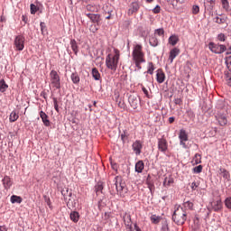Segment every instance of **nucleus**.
I'll use <instances>...</instances> for the list:
<instances>
[{"instance_id":"f257e3e1","label":"nucleus","mask_w":231,"mask_h":231,"mask_svg":"<svg viewBox=\"0 0 231 231\" xmlns=\"http://www.w3.org/2000/svg\"><path fill=\"white\" fill-rule=\"evenodd\" d=\"M132 57L136 68H138V69H142V64L145 62V53L143 52V47L140 44L134 45Z\"/></svg>"},{"instance_id":"f03ea898","label":"nucleus","mask_w":231,"mask_h":231,"mask_svg":"<svg viewBox=\"0 0 231 231\" xmlns=\"http://www.w3.org/2000/svg\"><path fill=\"white\" fill-rule=\"evenodd\" d=\"M120 60V51L114 49L113 52L108 54L106 58V66L112 71H116L118 68V61Z\"/></svg>"},{"instance_id":"7ed1b4c3","label":"nucleus","mask_w":231,"mask_h":231,"mask_svg":"<svg viewBox=\"0 0 231 231\" xmlns=\"http://www.w3.org/2000/svg\"><path fill=\"white\" fill-rule=\"evenodd\" d=\"M172 219L176 225H185L187 221V211L181 207L177 208L173 213Z\"/></svg>"},{"instance_id":"20e7f679","label":"nucleus","mask_w":231,"mask_h":231,"mask_svg":"<svg viewBox=\"0 0 231 231\" xmlns=\"http://www.w3.org/2000/svg\"><path fill=\"white\" fill-rule=\"evenodd\" d=\"M114 181L117 193L121 198H125V194H127V188L125 187V182L122 181L121 176H116Z\"/></svg>"},{"instance_id":"39448f33","label":"nucleus","mask_w":231,"mask_h":231,"mask_svg":"<svg viewBox=\"0 0 231 231\" xmlns=\"http://www.w3.org/2000/svg\"><path fill=\"white\" fill-rule=\"evenodd\" d=\"M217 109H219L220 112L217 114V120L220 124V125H226L227 120H226V115L221 113V111H226V108L225 107V102L223 101H218L217 105Z\"/></svg>"},{"instance_id":"423d86ee","label":"nucleus","mask_w":231,"mask_h":231,"mask_svg":"<svg viewBox=\"0 0 231 231\" xmlns=\"http://www.w3.org/2000/svg\"><path fill=\"white\" fill-rule=\"evenodd\" d=\"M208 48L212 53H217V55H220L221 53H225L226 51V46L223 44H216L214 42L208 43Z\"/></svg>"},{"instance_id":"0eeeda50","label":"nucleus","mask_w":231,"mask_h":231,"mask_svg":"<svg viewBox=\"0 0 231 231\" xmlns=\"http://www.w3.org/2000/svg\"><path fill=\"white\" fill-rule=\"evenodd\" d=\"M179 140H180V145L183 147V149H189V146L187 144V142H189V134H187V131L184 129H181L179 133Z\"/></svg>"},{"instance_id":"6e6552de","label":"nucleus","mask_w":231,"mask_h":231,"mask_svg":"<svg viewBox=\"0 0 231 231\" xmlns=\"http://www.w3.org/2000/svg\"><path fill=\"white\" fill-rule=\"evenodd\" d=\"M26 39L23 35H17L14 38V49L16 51H23L24 50V42Z\"/></svg>"},{"instance_id":"1a4fd4ad","label":"nucleus","mask_w":231,"mask_h":231,"mask_svg":"<svg viewBox=\"0 0 231 231\" xmlns=\"http://www.w3.org/2000/svg\"><path fill=\"white\" fill-rule=\"evenodd\" d=\"M51 76V84L56 89H60V77H59V73L56 70H51L50 73Z\"/></svg>"},{"instance_id":"9d476101","label":"nucleus","mask_w":231,"mask_h":231,"mask_svg":"<svg viewBox=\"0 0 231 231\" xmlns=\"http://www.w3.org/2000/svg\"><path fill=\"white\" fill-rule=\"evenodd\" d=\"M143 148V144L140 140H136L135 142L133 143L132 144V149L136 154V156H140L142 154V149Z\"/></svg>"},{"instance_id":"9b49d317","label":"nucleus","mask_w":231,"mask_h":231,"mask_svg":"<svg viewBox=\"0 0 231 231\" xmlns=\"http://www.w3.org/2000/svg\"><path fill=\"white\" fill-rule=\"evenodd\" d=\"M168 149L169 143H167V139L163 137L158 139V150L161 151V152H167Z\"/></svg>"},{"instance_id":"f8f14e48","label":"nucleus","mask_w":231,"mask_h":231,"mask_svg":"<svg viewBox=\"0 0 231 231\" xmlns=\"http://www.w3.org/2000/svg\"><path fill=\"white\" fill-rule=\"evenodd\" d=\"M139 10L140 5L138 4V2H133L127 11V15H133L134 14H137Z\"/></svg>"},{"instance_id":"ddd939ff","label":"nucleus","mask_w":231,"mask_h":231,"mask_svg":"<svg viewBox=\"0 0 231 231\" xmlns=\"http://www.w3.org/2000/svg\"><path fill=\"white\" fill-rule=\"evenodd\" d=\"M2 183H3L4 188L5 189V190H9V189L13 185L12 179L10 178V176H7V175H5L4 177V179L2 180Z\"/></svg>"},{"instance_id":"4468645a","label":"nucleus","mask_w":231,"mask_h":231,"mask_svg":"<svg viewBox=\"0 0 231 231\" xmlns=\"http://www.w3.org/2000/svg\"><path fill=\"white\" fill-rule=\"evenodd\" d=\"M40 118H42V121L43 125H45V127H50V125L51 124L50 122L48 115H46V113L44 111L40 112Z\"/></svg>"},{"instance_id":"2eb2a0df","label":"nucleus","mask_w":231,"mask_h":231,"mask_svg":"<svg viewBox=\"0 0 231 231\" xmlns=\"http://www.w3.org/2000/svg\"><path fill=\"white\" fill-rule=\"evenodd\" d=\"M180 55V49L174 48L170 51L169 60L171 64L174 62V59Z\"/></svg>"},{"instance_id":"dca6fc26","label":"nucleus","mask_w":231,"mask_h":231,"mask_svg":"<svg viewBox=\"0 0 231 231\" xmlns=\"http://www.w3.org/2000/svg\"><path fill=\"white\" fill-rule=\"evenodd\" d=\"M211 207L215 212H219L223 208V202L221 200H215L211 203Z\"/></svg>"},{"instance_id":"f3484780","label":"nucleus","mask_w":231,"mask_h":231,"mask_svg":"<svg viewBox=\"0 0 231 231\" xmlns=\"http://www.w3.org/2000/svg\"><path fill=\"white\" fill-rule=\"evenodd\" d=\"M218 174H220V176H222V178H224V180H226V181L230 180V172L226 171V169L220 168L218 171Z\"/></svg>"},{"instance_id":"a211bd4d","label":"nucleus","mask_w":231,"mask_h":231,"mask_svg":"<svg viewBox=\"0 0 231 231\" xmlns=\"http://www.w3.org/2000/svg\"><path fill=\"white\" fill-rule=\"evenodd\" d=\"M156 79L159 84H163V82H165V73L163 72V70L159 69L157 71Z\"/></svg>"},{"instance_id":"6ab92c4d","label":"nucleus","mask_w":231,"mask_h":231,"mask_svg":"<svg viewBox=\"0 0 231 231\" xmlns=\"http://www.w3.org/2000/svg\"><path fill=\"white\" fill-rule=\"evenodd\" d=\"M143 169H145V163H143V161H138L135 163V172H138L140 174L143 172Z\"/></svg>"},{"instance_id":"aec40b11","label":"nucleus","mask_w":231,"mask_h":231,"mask_svg":"<svg viewBox=\"0 0 231 231\" xmlns=\"http://www.w3.org/2000/svg\"><path fill=\"white\" fill-rule=\"evenodd\" d=\"M72 196H73V193L69 192V200L67 202V207L69 208H75L77 206V202L75 201V199L72 198Z\"/></svg>"},{"instance_id":"412c9836","label":"nucleus","mask_w":231,"mask_h":231,"mask_svg":"<svg viewBox=\"0 0 231 231\" xmlns=\"http://www.w3.org/2000/svg\"><path fill=\"white\" fill-rule=\"evenodd\" d=\"M87 17H88L90 21L96 23L97 24L100 23V14H87Z\"/></svg>"},{"instance_id":"4be33fe9","label":"nucleus","mask_w":231,"mask_h":231,"mask_svg":"<svg viewBox=\"0 0 231 231\" xmlns=\"http://www.w3.org/2000/svg\"><path fill=\"white\" fill-rule=\"evenodd\" d=\"M160 42H158V38L153 34L149 39V44L150 46H152V48H156Z\"/></svg>"},{"instance_id":"5701e85b","label":"nucleus","mask_w":231,"mask_h":231,"mask_svg":"<svg viewBox=\"0 0 231 231\" xmlns=\"http://www.w3.org/2000/svg\"><path fill=\"white\" fill-rule=\"evenodd\" d=\"M129 102L134 109H136V107H138V98L136 97L131 96L129 97Z\"/></svg>"},{"instance_id":"b1692460","label":"nucleus","mask_w":231,"mask_h":231,"mask_svg":"<svg viewBox=\"0 0 231 231\" xmlns=\"http://www.w3.org/2000/svg\"><path fill=\"white\" fill-rule=\"evenodd\" d=\"M69 217L74 223H79V219H80V215H79V212L73 211L70 213Z\"/></svg>"},{"instance_id":"393cba45","label":"nucleus","mask_w":231,"mask_h":231,"mask_svg":"<svg viewBox=\"0 0 231 231\" xmlns=\"http://www.w3.org/2000/svg\"><path fill=\"white\" fill-rule=\"evenodd\" d=\"M193 165H199L201 163V154L196 153L191 161Z\"/></svg>"},{"instance_id":"a878e982","label":"nucleus","mask_w":231,"mask_h":231,"mask_svg":"<svg viewBox=\"0 0 231 231\" xmlns=\"http://www.w3.org/2000/svg\"><path fill=\"white\" fill-rule=\"evenodd\" d=\"M169 44H171V46H176L178 44V42L180 41V38H178V36L176 35H171L169 38Z\"/></svg>"},{"instance_id":"bb28decb","label":"nucleus","mask_w":231,"mask_h":231,"mask_svg":"<svg viewBox=\"0 0 231 231\" xmlns=\"http://www.w3.org/2000/svg\"><path fill=\"white\" fill-rule=\"evenodd\" d=\"M70 46H71L72 51H74L75 55H77L79 53V45L77 44V41L71 40Z\"/></svg>"},{"instance_id":"cd10ccee","label":"nucleus","mask_w":231,"mask_h":231,"mask_svg":"<svg viewBox=\"0 0 231 231\" xmlns=\"http://www.w3.org/2000/svg\"><path fill=\"white\" fill-rule=\"evenodd\" d=\"M92 77L96 80H100V79H101L100 72L98 71V69L97 68L92 69Z\"/></svg>"},{"instance_id":"c85d7f7f","label":"nucleus","mask_w":231,"mask_h":231,"mask_svg":"<svg viewBox=\"0 0 231 231\" xmlns=\"http://www.w3.org/2000/svg\"><path fill=\"white\" fill-rule=\"evenodd\" d=\"M102 190H104V185H102V183H97L95 186V191L97 196H99L100 194H102Z\"/></svg>"},{"instance_id":"c756f323","label":"nucleus","mask_w":231,"mask_h":231,"mask_svg":"<svg viewBox=\"0 0 231 231\" xmlns=\"http://www.w3.org/2000/svg\"><path fill=\"white\" fill-rule=\"evenodd\" d=\"M172 183H174V179H172V177H166L164 179L163 185L165 187H171V185H172Z\"/></svg>"},{"instance_id":"7c9ffc66","label":"nucleus","mask_w":231,"mask_h":231,"mask_svg":"<svg viewBox=\"0 0 231 231\" xmlns=\"http://www.w3.org/2000/svg\"><path fill=\"white\" fill-rule=\"evenodd\" d=\"M11 203H23V198L17 195L11 196Z\"/></svg>"},{"instance_id":"2f4dec72","label":"nucleus","mask_w":231,"mask_h":231,"mask_svg":"<svg viewBox=\"0 0 231 231\" xmlns=\"http://www.w3.org/2000/svg\"><path fill=\"white\" fill-rule=\"evenodd\" d=\"M6 89H8V85L6 84L5 79H1L0 80V91H1V93H5V91H6Z\"/></svg>"},{"instance_id":"473e14b6","label":"nucleus","mask_w":231,"mask_h":231,"mask_svg":"<svg viewBox=\"0 0 231 231\" xmlns=\"http://www.w3.org/2000/svg\"><path fill=\"white\" fill-rule=\"evenodd\" d=\"M19 119V114L15 111H13L9 116L10 122H16Z\"/></svg>"},{"instance_id":"72a5a7b5","label":"nucleus","mask_w":231,"mask_h":231,"mask_svg":"<svg viewBox=\"0 0 231 231\" xmlns=\"http://www.w3.org/2000/svg\"><path fill=\"white\" fill-rule=\"evenodd\" d=\"M70 79L73 84H79V82H80V77H79L78 73H72Z\"/></svg>"},{"instance_id":"f704fd0d","label":"nucleus","mask_w":231,"mask_h":231,"mask_svg":"<svg viewBox=\"0 0 231 231\" xmlns=\"http://www.w3.org/2000/svg\"><path fill=\"white\" fill-rule=\"evenodd\" d=\"M121 140L123 143H125V142L129 140V133L127 132V130L123 131V133L121 134Z\"/></svg>"},{"instance_id":"c9c22d12","label":"nucleus","mask_w":231,"mask_h":231,"mask_svg":"<svg viewBox=\"0 0 231 231\" xmlns=\"http://www.w3.org/2000/svg\"><path fill=\"white\" fill-rule=\"evenodd\" d=\"M152 223H153V225H158V223H160V221L162 220V218L156 215H152L150 217Z\"/></svg>"},{"instance_id":"e433bc0d","label":"nucleus","mask_w":231,"mask_h":231,"mask_svg":"<svg viewBox=\"0 0 231 231\" xmlns=\"http://www.w3.org/2000/svg\"><path fill=\"white\" fill-rule=\"evenodd\" d=\"M155 37L156 35H158L159 37H163V35H165V31L163 30V28H160V29H156L154 31V34Z\"/></svg>"},{"instance_id":"4c0bfd02","label":"nucleus","mask_w":231,"mask_h":231,"mask_svg":"<svg viewBox=\"0 0 231 231\" xmlns=\"http://www.w3.org/2000/svg\"><path fill=\"white\" fill-rule=\"evenodd\" d=\"M192 171H193L194 174H200V172L203 171V166L202 165H199L197 167H194Z\"/></svg>"},{"instance_id":"58836bf2","label":"nucleus","mask_w":231,"mask_h":231,"mask_svg":"<svg viewBox=\"0 0 231 231\" xmlns=\"http://www.w3.org/2000/svg\"><path fill=\"white\" fill-rule=\"evenodd\" d=\"M221 4L222 8H224V10L228 11V8H230V4L228 3V0H221Z\"/></svg>"},{"instance_id":"ea45409f","label":"nucleus","mask_w":231,"mask_h":231,"mask_svg":"<svg viewBox=\"0 0 231 231\" xmlns=\"http://www.w3.org/2000/svg\"><path fill=\"white\" fill-rule=\"evenodd\" d=\"M225 62L227 69L231 71V56L226 57Z\"/></svg>"},{"instance_id":"a19ab883","label":"nucleus","mask_w":231,"mask_h":231,"mask_svg":"<svg viewBox=\"0 0 231 231\" xmlns=\"http://www.w3.org/2000/svg\"><path fill=\"white\" fill-rule=\"evenodd\" d=\"M147 73H149L150 75H152L154 73V64H152V62L149 63Z\"/></svg>"},{"instance_id":"79ce46f5","label":"nucleus","mask_w":231,"mask_h":231,"mask_svg":"<svg viewBox=\"0 0 231 231\" xmlns=\"http://www.w3.org/2000/svg\"><path fill=\"white\" fill-rule=\"evenodd\" d=\"M217 39L220 41V42H225V41H226V35H225V33H219Z\"/></svg>"},{"instance_id":"37998d69","label":"nucleus","mask_w":231,"mask_h":231,"mask_svg":"<svg viewBox=\"0 0 231 231\" xmlns=\"http://www.w3.org/2000/svg\"><path fill=\"white\" fill-rule=\"evenodd\" d=\"M88 12H97L98 8L96 5H87Z\"/></svg>"},{"instance_id":"c03bdc74","label":"nucleus","mask_w":231,"mask_h":231,"mask_svg":"<svg viewBox=\"0 0 231 231\" xmlns=\"http://www.w3.org/2000/svg\"><path fill=\"white\" fill-rule=\"evenodd\" d=\"M225 205L226 207V208H228L229 210H231V197L226 198L225 199Z\"/></svg>"},{"instance_id":"a18cd8bd","label":"nucleus","mask_w":231,"mask_h":231,"mask_svg":"<svg viewBox=\"0 0 231 231\" xmlns=\"http://www.w3.org/2000/svg\"><path fill=\"white\" fill-rule=\"evenodd\" d=\"M31 14L32 15H35L37 14V5L31 4Z\"/></svg>"},{"instance_id":"49530a36","label":"nucleus","mask_w":231,"mask_h":231,"mask_svg":"<svg viewBox=\"0 0 231 231\" xmlns=\"http://www.w3.org/2000/svg\"><path fill=\"white\" fill-rule=\"evenodd\" d=\"M199 187V181H193L190 185L191 190H196Z\"/></svg>"},{"instance_id":"de8ad7c7","label":"nucleus","mask_w":231,"mask_h":231,"mask_svg":"<svg viewBox=\"0 0 231 231\" xmlns=\"http://www.w3.org/2000/svg\"><path fill=\"white\" fill-rule=\"evenodd\" d=\"M183 206L188 208V209H190L194 207V204L190 201H186L184 202Z\"/></svg>"},{"instance_id":"09e8293b","label":"nucleus","mask_w":231,"mask_h":231,"mask_svg":"<svg viewBox=\"0 0 231 231\" xmlns=\"http://www.w3.org/2000/svg\"><path fill=\"white\" fill-rule=\"evenodd\" d=\"M215 23H217V24H225V20L224 18H219V16H217L215 18Z\"/></svg>"},{"instance_id":"8fccbe9b","label":"nucleus","mask_w":231,"mask_h":231,"mask_svg":"<svg viewBox=\"0 0 231 231\" xmlns=\"http://www.w3.org/2000/svg\"><path fill=\"white\" fill-rule=\"evenodd\" d=\"M140 86H141L142 91L144 93L145 97H147V98H149V90H147V88H145L143 84H140Z\"/></svg>"},{"instance_id":"3c124183","label":"nucleus","mask_w":231,"mask_h":231,"mask_svg":"<svg viewBox=\"0 0 231 231\" xmlns=\"http://www.w3.org/2000/svg\"><path fill=\"white\" fill-rule=\"evenodd\" d=\"M192 14H194V15L199 14V6L193 5V7H192Z\"/></svg>"},{"instance_id":"603ef678","label":"nucleus","mask_w":231,"mask_h":231,"mask_svg":"<svg viewBox=\"0 0 231 231\" xmlns=\"http://www.w3.org/2000/svg\"><path fill=\"white\" fill-rule=\"evenodd\" d=\"M54 109L59 113V103L57 101V97H53Z\"/></svg>"},{"instance_id":"864d4df0","label":"nucleus","mask_w":231,"mask_h":231,"mask_svg":"<svg viewBox=\"0 0 231 231\" xmlns=\"http://www.w3.org/2000/svg\"><path fill=\"white\" fill-rule=\"evenodd\" d=\"M226 80L227 82V85L231 87V74L229 73L226 74Z\"/></svg>"},{"instance_id":"5fc2aeb1","label":"nucleus","mask_w":231,"mask_h":231,"mask_svg":"<svg viewBox=\"0 0 231 231\" xmlns=\"http://www.w3.org/2000/svg\"><path fill=\"white\" fill-rule=\"evenodd\" d=\"M40 26H41L42 33H44V32H46V23L43 22H41Z\"/></svg>"},{"instance_id":"6e6d98bb","label":"nucleus","mask_w":231,"mask_h":231,"mask_svg":"<svg viewBox=\"0 0 231 231\" xmlns=\"http://www.w3.org/2000/svg\"><path fill=\"white\" fill-rule=\"evenodd\" d=\"M174 104H176V106H181V104H183V100H181V98H175Z\"/></svg>"},{"instance_id":"4d7b16f0","label":"nucleus","mask_w":231,"mask_h":231,"mask_svg":"<svg viewBox=\"0 0 231 231\" xmlns=\"http://www.w3.org/2000/svg\"><path fill=\"white\" fill-rule=\"evenodd\" d=\"M161 10H162V8L160 7V5H157L156 7H154L152 9V13L153 14H160Z\"/></svg>"},{"instance_id":"13d9d810","label":"nucleus","mask_w":231,"mask_h":231,"mask_svg":"<svg viewBox=\"0 0 231 231\" xmlns=\"http://www.w3.org/2000/svg\"><path fill=\"white\" fill-rule=\"evenodd\" d=\"M98 28H97L96 25H91L90 26V32H92V33H96L97 32Z\"/></svg>"},{"instance_id":"bf43d9fd","label":"nucleus","mask_w":231,"mask_h":231,"mask_svg":"<svg viewBox=\"0 0 231 231\" xmlns=\"http://www.w3.org/2000/svg\"><path fill=\"white\" fill-rule=\"evenodd\" d=\"M174 120H176V118L174 116L169 117L168 122L169 124H174Z\"/></svg>"},{"instance_id":"052dcab7","label":"nucleus","mask_w":231,"mask_h":231,"mask_svg":"<svg viewBox=\"0 0 231 231\" xmlns=\"http://www.w3.org/2000/svg\"><path fill=\"white\" fill-rule=\"evenodd\" d=\"M162 230L169 231V226H167V225L162 226Z\"/></svg>"},{"instance_id":"680f3d73","label":"nucleus","mask_w":231,"mask_h":231,"mask_svg":"<svg viewBox=\"0 0 231 231\" xmlns=\"http://www.w3.org/2000/svg\"><path fill=\"white\" fill-rule=\"evenodd\" d=\"M134 230L135 231H142V229L140 228V226H138V225L134 224Z\"/></svg>"},{"instance_id":"e2e57ef3","label":"nucleus","mask_w":231,"mask_h":231,"mask_svg":"<svg viewBox=\"0 0 231 231\" xmlns=\"http://www.w3.org/2000/svg\"><path fill=\"white\" fill-rule=\"evenodd\" d=\"M66 192H69V189H67L66 190H61V194L64 198H66Z\"/></svg>"},{"instance_id":"0e129e2a","label":"nucleus","mask_w":231,"mask_h":231,"mask_svg":"<svg viewBox=\"0 0 231 231\" xmlns=\"http://www.w3.org/2000/svg\"><path fill=\"white\" fill-rule=\"evenodd\" d=\"M0 231H7L5 226H0Z\"/></svg>"},{"instance_id":"69168bd1","label":"nucleus","mask_w":231,"mask_h":231,"mask_svg":"<svg viewBox=\"0 0 231 231\" xmlns=\"http://www.w3.org/2000/svg\"><path fill=\"white\" fill-rule=\"evenodd\" d=\"M117 167L118 166L116 164H112V169H114V171H116Z\"/></svg>"},{"instance_id":"338daca9","label":"nucleus","mask_w":231,"mask_h":231,"mask_svg":"<svg viewBox=\"0 0 231 231\" xmlns=\"http://www.w3.org/2000/svg\"><path fill=\"white\" fill-rule=\"evenodd\" d=\"M177 3H180V5H182V3H185V0H175Z\"/></svg>"},{"instance_id":"774afa93","label":"nucleus","mask_w":231,"mask_h":231,"mask_svg":"<svg viewBox=\"0 0 231 231\" xmlns=\"http://www.w3.org/2000/svg\"><path fill=\"white\" fill-rule=\"evenodd\" d=\"M127 226H128V228H129L130 231H133V226H129V225H128Z\"/></svg>"}]
</instances>
